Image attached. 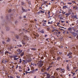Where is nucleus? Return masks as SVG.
I'll use <instances>...</instances> for the list:
<instances>
[{
  "label": "nucleus",
  "mask_w": 78,
  "mask_h": 78,
  "mask_svg": "<svg viewBox=\"0 0 78 78\" xmlns=\"http://www.w3.org/2000/svg\"><path fill=\"white\" fill-rule=\"evenodd\" d=\"M58 18L60 19V20H61L62 19V17L61 16V15H60L59 16Z\"/></svg>",
  "instance_id": "2eb2a0df"
},
{
  "label": "nucleus",
  "mask_w": 78,
  "mask_h": 78,
  "mask_svg": "<svg viewBox=\"0 0 78 78\" xmlns=\"http://www.w3.org/2000/svg\"><path fill=\"white\" fill-rule=\"evenodd\" d=\"M47 30L48 31H49V30H50V28H47Z\"/></svg>",
  "instance_id": "58836bf2"
},
{
  "label": "nucleus",
  "mask_w": 78,
  "mask_h": 78,
  "mask_svg": "<svg viewBox=\"0 0 78 78\" xmlns=\"http://www.w3.org/2000/svg\"><path fill=\"white\" fill-rule=\"evenodd\" d=\"M59 54H60V55H61V54H62V52H59Z\"/></svg>",
  "instance_id": "6e6d98bb"
},
{
  "label": "nucleus",
  "mask_w": 78,
  "mask_h": 78,
  "mask_svg": "<svg viewBox=\"0 0 78 78\" xmlns=\"http://www.w3.org/2000/svg\"><path fill=\"white\" fill-rule=\"evenodd\" d=\"M41 33H44V30H42L41 31Z\"/></svg>",
  "instance_id": "bb28decb"
},
{
  "label": "nucleus",
  "mask_w": 78,
  "mask_h": 78,
  "mask_svg": "<svg viewBox=\"0 0 78 78\" xmlns=\"http://www.w3.org/2000/svg\"><path fill=\"white\" fill-rule=\"evenodd\" d=\"M61 22H62V23H64V22H65V21H61Z\"/></svg>",
  "instance_id": "603ef678"
},
{
  "label": "nucleus",
  "mask_w": 78,
  "mask_h": 78,
  "mask_svg": "<svg viewBox=\"0 0 78 78\" xmlns=\"http://www.w3.org/2000/svg\"><path fill=\"white\" fill-rule=\"evenodd\" d=\"M19 36H16V39H19Z\"/></svg>",
  "instance_id": "a878e982"
},
{
  "label": "nucleus",
  "mask_w": 78,
  "mask_h": 78,
  "mask_svg": "<svg viewBox=\"0 0 78 78\" xmlns=\"http://www.w3.org/2000/svg\"><path fill=\"white\" fill-rule=\"evenodd\" d=\"M18 47H21L22 46V45L20 44V45H17Z\"/></svg>",
  "instance_id": "7c9ffc66"
},
{
  "label": "nucleus",
  "mask_w": 78,
  "mask_h": 78,
  "mask_svg": "<svg viewBox=\"0 0 78 78\" xmlns=\"http://www.w3.org/2000/svg\"><path fill=\"white\" fill-rule=\"evenodd\" d=\"M7 62V61H5V63H6Z\"/></svg>",
  "instance_id": "338daca9"
},
{
  "label": "nucleus",
  "mask_w": 78,
  "mask_h": 78,
  "mask_svg": "<svg viewBox=\"0 0 78 78\" xmlns=\"http://www.w3.org/2000/svg\"><path fill=\"white\" fill-rule=\"evenodd\" d=\"M45 37H47V34L45 35Z\"/></svg>",
  "instance_id": "bf43d9fd"
},
{
  "label": "nucleus",
  "mask_w": 78,
  "mask_h": 78,
  "mask_svg": "<svg viewBox=\"0 0 78 78\" xmlns=\"http://www.w3.org/2000/svg\"><path fill=\"white\" fill-rule=\"evenodd\" d=\"M70 33H72L73 36H75L76 37V35H78V34L77 33H75V32H70Z\"/></svg>",
  "instance_id": "7ed1b4c3"
},
{
  "label": "nucleus",
  "mask_w": 78,
  "mask_h": 78,
  "mask_svg": "<svg viewBox=\"0 0 78 78\" xmlns=\"http://www.w3.org/2000/svg\"><path fill=\"white\" fill-rule=\"evenodd\" d=\"M55 31H57V32H58V30H56V29H54Z\"/></svg>",
  "instance_id": "e433bc0d"
},
{
  "label": "nucleus",
  "mask_w": 78,
  "mask_h": 78,
  "mask_svg": "<svg viewBox=\"0 0 78 78\" xmlns=\"http://www.w3.org/2000/svg\"><path fill=\"white\" fill-rule=\"evenodd\" d=\"M72 14H73V15H71V18L73 19L74 21H75V20L78 19L77 18V15H75V14L73 13H72Z\"/></svg>",
  "instance_id": "f257e3e1"
},
{
  "label": "nucleus",
  "mask_w": 78,
  "mask_h": 78,
  "mask_svg": "<svg viewBox=\"0 0 78 78\" xmlns=\"http://www.w3.org/2000/svg\"><path fill=\"white\" fill-rule=\"evenodd\" d=\"M66 14V12H64V13H63V14Z\"/></svg>",
  "instance_id": "052dcab7"
},
{
  "label": "nucleus",
  "mask_w": 78,
  "mask_h": 78,
  "mask_svg": "<svg viewBox=\"0 0 78 78\" xmlns=\"http://www.w3.org/2000/svg\"><path fill=\"white\" fill-rule=\"evenodd\" d=\"M50 69V67H48V68H47V70H49Z\"/></svg>",
  "instance_id": "864d4df0"
},
{
  "label": "nucleus",
  "mask_w": 78,
  "mask_h": 78,
  "mask_svg": "<svg viewBox=\"0 0 78 78\" xmlns=\"http://www.w3.org/2000/svg\"><path fill=\"white\" fill-rule=\"evenodd\" d=\"M18 68V65H17V66L16 67V69H17Z\"/></svg>",
  "instance_id": "5fc2aeb1"
},
{
  "label": "nucleus",
  "mask_w": 78,
  "mask_h": 78,
  "mask_svg": "<svg viewBox=\"0 0 78 78\" xmlns=\"http://www.w3.org/2000/svg\"><path fill=\"white\" fill-rule=\"evenodd\" d=\"M34 64H34V63H33V64H32V65H33V66H34Z\"/></svg>",
  "instance_id": "774afa93"
},
{
  "label": "nucleus",
  "mask_w": 78,
  "mask_h": 78,
  "mask_svg": "<svg viewBox=\"0 0 78 78\" xmlns=\"http://www.w3.org/2000/svg\"><path fill=\"white\" fill-rule=\"evenodd\" d=\"M26 61H27V62H30V60H26Z\"/></svg>",
  "instance_id": "a18cd8bd"
},
{
  "label": "nucleus",
  "mask_w": 78,
  "mask_h": 78,
  "mask_svg": "<svg viewBox=\"0 0 78 78\" xmlns=\"http://www.w3.org/2000/svg\"><path fill=\"white\" fill-rule=\"evenodd\" d=\"M72 55V53L71 52H69V53L67 55V56H70V55Z\"/></svg>",
  "instance_id": "423d86ee"
},
{
  "label": "nucleus",
  "mask_w": 78,
  "mask_h": 78,
  "mask_svg": "<svg viewBox=\"0 0 78 78\" xmlns=\"http://www.w3.org/2000/svg\"><path fill=\"white\" fill-rule=\"evenodd\" d=\"M67 70H68L69 71H70V69H69L70 68H69V66H68V65H67Z\"/></svg>",
  "instance_id": "9b49d317"
},
{
  "label": "nucleus",
  "mask_w": 78,
  "mask_h": 78,
  "mask_svg": "<svg viewBox=\"0 0 78 78\" xmlns=\"http://www.w3.org/2000/svg\"><path fill=\"white\" fill-rule=\"evenodd\" d=\"M2 43H3V44H5V41H2Z\"/></svg>",
  "instance_id": "e2e57ef3"
},
{
  "label": "nucleus",
  "mask_w": 78,
  "mask_h": 78,
  "mask_svg": "<svg viewBox=\"0 0 78 78\" xmlns=\"http://www.w3.org/2000/svg\"><path fill=\"white\" fill-rule=\"evenodd\" d=\"M22 59H21V58H20V62H19V63L20 64H21V63L22 62Z\"/></svg>",
  "instance_id": "f3484780"
},
{
  "label": "nucleus",
  "mask_w": 78,
  "mask_h": 78,
  "mask_svg": "<svg viewBox=\"0 0 78 78\" xmlns=\"http://www.w3.org/2000/svg\"><path fill=\"white\" fill-rule=\"evenodd\" d=\"M38 70V69H35V71H37Z\"/></svg>",
  "instance_id": "4d7b16f0"
},
{
  "label": "nucleus",
  "mask_w": 78,
  "mask_h": 78,
  "mask_svg": "<svg viewBox=\"0 0 78 78\" xmlns=\"http://www.w3.org/2000/svg\"><path fill=\"white\" fill-rule=\"evenodd\" d=\"M68 4H69L70 5H72V3H68Z\"/></svg>",
  "instance_id": "4c0bfd02"
},
{
  "label": "nucleus",
  "mask_w": 78,
  "mask_h": 78,
  "mask_svg": "<svg viewBox=\"0 0 78 78\" xmlns=\"http://www.w3.org/2000/svg\"><path fill=\"white\" fill-rule=\"evenodd\" d=\"M32 50H36V48H32L31 49Z\"/></svg>",
  "instance_id": "b1692460"
},
{
  "label": "nucleus",
  "mask_w": 78,
  "mask_h": 78,
  "mask_svg": "<svg viewBox=\"0 0 78 78\" xmlns=\"http://www.w3.org/2000/svg\"><path fill=\"white\" fill-rule=\"evenodd\" d=\"M50 13V12L49 11H48V14H49Z\"/></svg>",
  "instance_id": "3c124183"
},
{
  "label": "nucleus",
  "mask_w": 78,
  "mask_h": 78,
  "mask_svg": "<svg viewBox=\"0 0 78 78\" xmlns=\"http://www.w3.org/2000/svg\"><path fill=\"white\" fill-rule=\"evenodd\" d=\"M25 73H26V75H27V74L28 73V72H27V71H26Z\"/></svg>",
  "instance_id": "c03bdc74"
},
{
  "label": "nucleus",
  "mask_w": 78,
  "mask_h": 78,
  "mask_svg": "<svg viewBox=\"0 0 78 78\" xmlns=\"http://www.w3.org/2000/svg\"><path fill=\"white\" fill-rule=\"evenodd\" d=\"M69 58H72V56L70 55L69 56Z\"/></svg>",
  "instance_id": "2f4dec72"
},
{
  "label": "nucleus",
  "mask_w": 78,
  "mask_h": 78,
  "mask_svg": "<svg viewBox=\"0 0 78 78\" xmlns=\"http://www.w3.org/2000/svg\"><path fill=\"white\" fill-rule=\"evenodd\" d=\"M23 17H24V18H26V16H23Z\"/></svg>",
  "instance_id": "69168bd1"
},
{
  "label": "nucleus",
  "mask_w": 78,
  "mask_h": 78,
  "mask_svg": "<svg viewBox=\"0 0 78 78\" xmlns=\"http://www.w3.org/2000/svg\"><path fill=\"white\" fill-rule=\"evenodd\" d=\"M72 27H69L68 29V30H69V31H71V30H72Z\"/></svg>",
  "instance_id": "1a4fd4ad"
},
{
  "label": "nucleus",
  "mask_w": 78,
  "mask_h": 78,
  "mask_svg": "<svg viewBox=\"0 0 78 78\" xmlns=\"http://www.w3.org/2000/svg\"><path fill=\"white\" fill-rule=\"evenodd\" d=\"M22 10L23 11H24V12H27V10H25L23 8L22 9Z\"/></svg>",
  "instance_id": "dca6fc26"
},
{
  "label": "nucleus",
  "mask_w": 78,
  "mask_h": 78,
  "mask_svg": "<svg viewBox=\"0 0 78 78\" xmlns=\"http://www.w3.org/2000/svg\"><path fill=\"white\" fill-rule=\"evenodd\" d=\"M39 35H36V37H39Z\"/></svg>",
  "instance_id": "de8ad7c7"
},
{
  "label": "nucleus",
  "mask_w": 78,
  "mask_h": 78,
  "mask_svg": "<svg viewBox=\"0 0 78 78\" xmlns=\"http://www.w3.org/2000/svg\"><path fill=\"white\" fill-rule=\"evenodd\" d=\"M66 23H69V22L68 21H66Z\"/></svg>",
  "instance_id": "680f3d73"
},
{
  "label": "nucleus",
  "mask_w": 78,
  "mask_h": 78,
  "mask_svg": "<svg viewBox=\"0 0 78 78\" xmlns=\"http://www.w3.org/2000/svg\"><path fill=\"white\" fill-rule=\"evenodd\" d=\"M23 55H24V52H23L21 54L20 56H23Z\"/></svg>",
  "instance_id": "6e6552de"
},
{
  "label": "nucleus",
  "mask_w": 78,
  "mask_h": 78,
  "mask_svg": "<svg viewBox=\"0 0 78 78\" xmlns=\"http://www.w3.org/2000/svg\"><path fill=\"white\" fill-rule=\"evenodd\" d=\"M52 22H53V21H51V22H48V24H51V23H52Z\"/></svg>",
  "instance_id": "6ab92c4d"
},
{
  "label": "nucleus",
  "mask_w": 78,
  "mask_h": 78,
  "mask_svg": "<svg viewBox=\"0 0 78 78\" xmlns=\"http://www.w3.org/2000/svg\"><path fill=\"white\" fill-rule=\"evenodd\" d=\"M51 78H55V76H51Z\"/></svg>",
  "instance_id": "13d9d810"
},
{
  "label": "nucleus",
  "mask_w": 78,
  "mask_h": 78,
  "mask_svg": "<svg viewBox=\"0 0 78 78\" xmlns=\"http://www.w3.org/2000/svg\"><path fill=\"white\" fill-rule=\"evenodd\" d=\"M60 76H61V77L63 76V75L62 74H60Z\"/></svg>",
  "instance_id": "a19ab883"
},
{
  "label": "nucleus",
  "mask_w": 78,
  "mask_h": 78,
  "mask_svg": "<svg viewBox=\"0 0 78 78\" xmlns=\"http://www.w3.org/2000/svg\"><path fill=\"white\" fill-rule=\"evenodd\" d=\"M19 59V58H16L14 59V60H17V59Z\"/></svg>",
  "instance_id": "37998d69"
},
{
  "label": "nucleus",
  "mask_w": 78,
  "mask_h": 78,
  "mask_svg": "<svg viewBox=\"0 0 78 78\" xmlns=\"http://www.w3.org/2000/svg\"><path fill=\"white\" fill-rule=\"evenodd\" d=\"M60 70H61V71H65V69H62V68H61Z\"/></svg>",
  "instance_id": "4468645a"
},
{
  "label": "nucleus",
  "mask_w": 78,
  "mask_h": 78,
  "mask_svg": "<svg viewBox=\"0 0 78 78\" xmlns=\"http://www.w3.org/2000/svg\"><path fill=\"white\" fill-rule=\"evenodd\" d=\"M60 59H61L60 57H58L57 58V61H59Z\"/></svg>",
  "instance_id": "f8f14e48"
},
{
  "label": "nucleus",
  "mask_w": 78,
  "mask_h": 78,
  "mask_svg": "<svg viewBox=\"0 0 78 78\" xmlns=\"http://www.w3.org/2000/svg\"><path fill=\"white\" fill-rule=\"evenodd\" d=\"M61 70V68H58L56 69V70H57V71H59V70Z\"/></svg>",
  "instance_id": "9d476101"
},
{
  "label": "nucleus",
  "mask_w": 78,
  "mask_h": 78,
  "mask_svg": "<svg viewBox=\"0 0 78 78\" xmlns=\"http://www.w3.org/2000/svg\"><path fill=\"white\" fill-rule=\"evenodd\" d=\"M31 73H34V70L30 71Z\"/></svg>",
  "instance_id": "cd10ccee"
},
{
  "label": "nucleus",
  "mask_w": 78,
  "mask_h": 78,
  "mask_svg": "<svg viewBox=\"0 0 78 78\" xmlns=\"http://www.w3.org/2000/svg\"><path fill=\"white\" fill-rule=\"evenodd\" d=\"M45 24H46V23H44L42 25H43V27H45Z\"/></svg>",
  "instance_id": "5701e85b"
},
{
  "label": "nucleus",
  "mask_w": 78,
  "mask_h": 78,
  "mask_svg": "<svg viewBox=\"0 0 78 78\" xmlns=\"http://www.w3.org/2000/svg\"><path fill=\"white\" fill-rule=\"evenodd\" d=\"M55 31V29L54 30H53L51 31V32H54Z\"/></svg>",
  "instance_id": "49530a36"
},
{
  "label": "nucleus",
  "mask_w": 78,
  "mask_h": 78,
  "mask_svg": "<svg viewBox=\"0 0 78 78\" xmlns=\"http://www.w3.org/2000/svg\"><path fill=\"white\" fill-rule=\"evenodd\" d=\"M61 5H64V2H61Z\"/></svg>",
  "instance_id": "412c9836"
},
{
  "label": "nucleus",
  "mask_w": 78,
  "mask_h": 78,
  "mask_svg": "<svg viewBox=\"0 0 78 78\" xmlns=\"http://www.w3.org/2000/svg\"><path fill=\"white\" fill-rule=\"evenodd\" d=\"M71 14V13H68L67 12H66V14H65L66 16V17H68V16H69V15H70Z\"/></svg>",
  "instance_id": "20e7f679"
},
{
  "label": "nucleus",
  "mask_w": 78,
  "mask_h": 78,
  "mask_svg": "<svg viewBox=\"0 0 78 78\" xmlns=\"http://www.w3.org/2000/svg\"><path fill=\"white\" fill-rule=\"evenodd\" d=\"M22 50H20V49H18L17 50V54H20L22 52Z\"/></svg>",
  "instance_id": "f03ea898"
},
{
  "label": "nucleus",
  "mask_w": 78,
  "mask_h": 78,
  "mask_svg": "<svg viewBox=\"0 0 78 78\" xmlns=\"http://www.w3.org/2000/svg\"><path fill=\"white\" fill-rule=\"evenodd\" d=\"M23 61H24L23 62V63H24V64H26L27 63V62H26V61L25 60H23Z\"/></svg>",
  "instance_id": "aec40b11"
},
{
  "label": "nucleus",
  "mask_w": 78,
  "mask_h": 78,
  "mask_svg": "<svg viewBox=\"0 0 78 78\" xmlns=\"http://www.w3.org/2000/svg\"><path fill=\"white\" fill-rule=\"evenodd\" d=\"M47 77L46 78H50V75L49 73L46 75Z\"/></svg>",
  "instance_id": "39448f33"
},
{
  "label": "nucleus",
  "mask_w": 78,
  "mask_h": 78,
  "mask_svg": "<svg viewBox=\"0 0 78 78\" xmlns=\"http://www.w3.org/2000/svg\"><path fill=\"white\" fill-rule=\"evenodd\" d=\"M7 41V42H9L10 41V39L8 38Z\"/></svg>",
  "instance_id": "393cba45"
},
{
  "label": "nucleus",
  "mask_w": 78,
  "mask_h": 78,
  "mask_svg": "<svg viewBox=\"0 0 78 78\" xmlns=\"http://www.w3.org/2000/svg\"><path fill=\"white\" fill-rule=\"evenodd\" d=\"M71 73H73V74L72 76H74V75H75V73H72V72H71Z\"/></svg>",
  "instance_id": "c756f323"
},
{
  "label": "nucleus",
  "mask_w": 78,
  "mask_h": 78,
  "mask_svg": "<svg viewBox=\"0 0 78 78\" xmlns=\"http://www.w3.org/2000/svg\"><path fill=\"white\" fill-rule=\"evenodd\" d=\"M41 13H44V11H42V10H41Z\"/></svg>",
  "instance_id": "f704fd0d"
},
{
  "label": "nucleus",
  "mask_w": 78,
  "mask_h": 78,
  "mask_svg": "<svg viewBox=\"0 0 78 78\" xmlns=\"http://www.w3.org/2000/svg\"><path fill=\"white\" fill-rule=\"evenodd\" d=\"M67 6H68L67 5H65L64 6H63V9H65V8H68V7H67Z\"/></svg>",
  "instance_id": "0eeeda50"
},
{
  "label": "nucleus",
  "mask_w": 78,
  "mask_h": 78,
  "mask_svg": "<svg viewBox=\"0 0 78 78\" xmlns=\"http://www.w3.org/2000/svg\"><path fill=\"white\" fill-rule=\"evenodd\" d=\"M39 65L41 67H42V66H43V65L42 64V63L41 62H40V63L39 64Z\"/></svg>",
  "instance_id": "ddd939ff"
},
{
  "label": "nucleus",
  "mask_w": 78,
  "mask_h": 78,
  "mask_svg": "<svg viewBox=\"0 0 78 78\" xmlns=\"http://www.w3.org/2000/svg\"><path fill=\"white\" fill-rule=\"evenodd\" d=\"M11 12V9H9V12Z\"/></svg>",
  "instance_id": "72a5a7b5"
},
{
  "label": "nucleus",
  "mask_w": 78,
  "mask_h": 78,
  "mask_svg": "<svg viewBox=\"0 0 78 78\" xmlns=\"http://www.w3.org/2000/svg\"><path fill=\"white\" fill-rule=\"evenodd\" d=\"M66 71V70H65V71H61V73H65V71Z\"/></svg>",
  "instance_id": "a211bd4d"
},
{
  "label": "nucleus",
  "mask_w": 78,
  "mask_h": 78,
  "mask_svg": "<svg viewBox=\"0 0 78 78\" xmlns=\"http://www.w3.org/2000/svg\"><path fill=\"white\" fill-rule=\"evenodd\" d=\"M55 74V75H56V76H57L58 75V73H57V72H55V73H54V74Z\"/></svg>",
  "instance_id": "4be33fe9"
},
{
  "label": "nucleus",
  "mask_w": 78,
  "mask_h": 78,
  "mask_svg": "<svg viewBox=\"0 0 78 78\" xmlns=\"http://www.w3.org/2000/svg\"><path fill=\"white\" fill-rule=\"evenodd\" d=\"M41 13V11H39L37 12V14H40V13Z\"/></svg>",
  "instance_id": "473e14b6"
},
{
  "label": "nucleus",
  "mask_w": 78,
  "mask_h": 78,
  "mask_svg": "<svg viewBox=\"0 0 78 78\" xmlns=\"http://www.w3.org/2000/svg\"><path fill=\"white\" fill-rule=\"evenodd\" d=\"M58 34H61V32H58Z\"/></svg>",
  "instance_id": "0e129e2a"
},
{
  "label": "nucleus",
  "mask_w": 78,
  "mask_h": 78,
  "mask_svg": "<svg viewBox=\"0 0 78 78\" xmlns=\"http://www.w3.org/2000/svg\"><path fill=\"white\" fill-rule=\"evenodd\" d=\"M48 73L47 72H45V74H46V75H47V74H48Z\"/></svg>",
  "instance_id": "09e8293b"
},
{
  "label": "nucleus",
  "mask_w": 78,
  "mask_h": 78,
  "mask_svg": "<svg viewBox=\"0 0 78 78\" xmlns=\"http://www.w3.org/2000/svg\"><path fill=\"white\" fill-rule=\"evenodd\" d=\"M72 2L73 3H76V2L73 1H72Z\"/></svg>",
  "instance_id": "c9c22d12"
},
{
  "label": "nucleus",
  "mask_w": 78,
  "mask_h": 78,
  "mask_svg": "<svg viewBox=\"0 0 78 78\" xmlns=\"http://www.w3.org/2000/svg\"><path fill=\"white\" fill-rule=\"evenodd\" d=\"M24 5V2H21V5Z\"/></svg>",
  "instance_id": "c85d7f7f"
},
{
  "label": "nucleus",
  "mask_w": 78,
  "mask_h": 78,
  "mask_svg": "<svg viewBox=\"0 0 78 78\" xmlns=\"http://www.w3.org/2000/svg\"><path fill=\"white\" fill-rule=\"evenodd\" d=\"M22 44H23L24 45H25V43L23 42H22Z\"/></svg>",
  "instance_id": "8fccbe9b"
},
{
  "label": "nucleus",
  "mask_w": 78,
  "mask_h": 78,
  "mask_svg": "<svg viewBox=\"0 0 78 78\" xmlns=\"http://www.w3.org/2000/svg\"><path fill=\"white\" fill-rule=\"evenodd\" d=\"M9 53L8 51H6L5 52V54H6V53Z\"/></svg>",
  "instance_id": "ea45409f"
},
{
  "label": "nucleus",
  "mask_w": 78,
  "mask_h": 78,
  "mask_svg": "<svg viewBox=\"0 0 78 78\" xmlns=\"http://www.w3.org/2000/svg\"><path fill=\"white\" fill-rule=\"evenodd\" d=\"M16 77L17 78H20V76H16Z\"/></svg>",
  "instance_id": "79ce46f5"
}]
</instances>
